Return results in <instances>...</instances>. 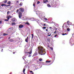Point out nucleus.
I'll return each instance as SVG.
<instances>
[{"label":"nucleus","instance_id":"f257e3e1","mask_svg":"<svg viewBox=\"0 0 74 74\" xmlns=\"http://www.w3.org/2000/svg\"><path fill=\"white\" fill-rule=\"evenodd\" d=\"M33 48L31 47H29L26 48L24 49V52L26 55H29L28 57H30L31 55H30L32 52V49Z\"/></svg>","mask_w":74,"mask_h":74},{"label":"nucleus","instance_id":"f03ea898","mask_svg":"<svg viewBox=\"0 0 74 74\" xmlns=\"http://www.w3.org/2000/svg\"><path fill=\"white\" fill-rule=\"evenodd\" d=\"M45 49H44L42 47L39 46L36 49L37 51H38L39 54H40L41 55H45L46 53V52L45 51Z\"/></svg>","mask_w":74,"mask_h":74},{"label":"nucleus","instance_id":"7ed1b4c3","mask_svg":"<svg viewBox=\"0 0 74 74\" xmlns=\"http://www.w3.org/2000/svg\"><path fill=\"white\" fill-rule=\"evenodd\" d=\"M34 12H36V14L37 15H42V14H43L44 13L43 12H40L39 11L37 10V8H34Z\"/></svg>","mask_w":74,"mask_h":74},{"label":"nucleus","instance_id":"20e7f679","mask_svg":"<svg viewBox=\"0 0 74 74\" xmlns=\"http://www.w3.org/2000/svg\"><path fill=\"white\" fill-rule=\"evenodd\" d=\"M67 24L66 23H65L63 25V26H64L65 25V27L66 28H69L70 27V26L69 25H71L72 23L70 22L69 21H68L67 22Z\"/></svg>","mask_w":74,"mask_h":74},{"label":"nucleus","instance_id":"39448f33","mask_svg":"<svg viewBox=\"0 0 74 74\" xmlns=\"http://www.w3.org/2000/svg\"><path fill=\"white\" fill-rule=\"evenodd\" d=\"M12 29L13 28L12 27L9 28L7 31V33H10V32H12Z\"/></svg>","mask_w":74,"mask_h":74},{"label":"nucleus","instance_id":"423d86ee","mask_svg":"<svg viewBox=\"0 0 74 74\" xmlns=\"http://www.w3.org/2000/svg\"><path fill=\"white\" fill-rule=\"evenodd\" d=\"M19 11H20L22 12H23L24 11H25V9L22 8H19Z\"/></svg>","mask_w":74,"mask_h":74},{"label":"nucleus","instance_id":"0eeeda50","mask_svg":"<svg viewBox=\"0 0 74 74\" xmlns=\"http://www.w3.org/2000/svg\"><path fill=\"white\" fill-rule=\"evenodd\" d=\"M18 15L19 18L20 19H21V17H22V12L20 11L19 12Z\"/></svg>","mask_w":74,"mask_h":74},{"label":"nucleus","instance_id":"6e6552de","mask_svg":"<svg viewBox=\"0 0 74 74\" xmlns=\"http://www.w3.org/2000/svg\"><path fill=\"white\" fill-rule=\"evenodd\" d=\"M43 2L45 4H48L49 1L48 0H43Z\"/></svg>","mask_w":74,"mask_h":74},{"label":"nucleus","instance_id":"1a4fd4ad","mask_svg":"<svg viewBox=\"0 0 74 74\" xmlns=\"http://www.w3.org/2000/svg\"><path fill=\"white\" fill-rule=\"evenodd\" d=\"M24 26V25H20L19 26V28H20V29H22V27H23Z\"/></svg>","mask_w":74,"mask_h":74},{"label":"nucleus","instance_id":"9d476101","mask_svg":"<svg viewBox=\"0 0 74 74\" xmlns=\"http://www.w3.org/2000/svg\"><path fill=\"white\" fill-rule=\"evenodd\" d=\"M47 34L48 36H51V33H50V32H47Z\"/></svg>","mask_w":74,"mask_h":74},{"label":"nucleus","instance_id":"9b49d317","mask_svg":"<svg viewBox=\"0 0 74 74\" xmlns=\"http://www.w3.org/2000/svg\"><path fill=\"white\" fill-rule=\"evenodd\" d=\"M12 21L13 22H15L16 21V19L14 18L12 19Z\"/></svg>","mask_w":74,"mask_h":74},{"label":"nucleus","instance_id":"f8f14e48","mask_svg":"<svg viewBox=\"0 0 74 74\" xmlns=\"http://www.w3.org/2000/svg\"><path fill=\"white\" fill-rule=\"evenodd\" d=\"M16 25V23H12V26H14V25Z\"/></svg>","mask_w":74,"mask_h":74},{"label":"nucleus","instance_id":"ddd939ff","mask_svg":"<svg viewBox=\"0 0 74 74\" xmlns=\"http://www.w3.org/2000/svg\"><path fill=\"white\" fill-rule=\"evenodd\" d=\"M3 35L4 36H7V35H8V34H6L5 33H4L3 34Z\"/></svg>","mask_w":74,"mask_h":74},{"label":"nucleus","instance_id":"4468645a","mask_svg":"<svg viewBox=\"0 0 74 74\" xmlns=\"http://www.w3.org/2000/svg\"><path fill=\"white\" fill-rule=\"evenodd\" d=\"M7 19H5V21H9V19H10V18L9 17H8Z\"/></svg>","mask_w":74,"mask_h":74},{"label":"nucleus","instance_id":"2eb2a0df","mask_svg":"<svg viewBox=\"0 0 74 74\" xmlns=\"http://www.w3.org/2000/svg\"><path fill=\"white\" fill-rule=\"evenodd\" d=\"M30 19H32L31 20V21H35V19H34V18H30Z\"/></svg>","mask_w":74,"mask_h":74},{"label":"nucleus","instance_id":"dca6fc26","mask_svg":"<svg viewBox=\"0 0 74 74\" xmlns=\"http://www.w3.org/2000/svg\"><path fill=\"white\" fill-rule=\"evenodd\" d=\"M26 56H23V60H25V59H26Z\"/></svg>","mask_w":74,"mask_h":74},{"label":"nucleus","instance_id":"f3484780","mask_svg":"<svg viewBox=\"0 0 74 74\" xmlns=\"http://www.w3.org/2000/svg\"><path fill=\"white\" fill-rule=\"evenodd\" d=\"M19 5H20L22 6V5H23V3L22 2H21L19 4Z\"/></svg>","mask_w":74,"mask_h":74},{"label":"nucleus","instance_id":"a211bd4d","mask_svg":"<svg viewBox=\"0 0 74 74\" xmlns=\"http://www.w3.org/2000/svg\"><path fill=\"white\" fill-rule=\"evenodd\" d=\"M51 62V60H50L49 61L47 60L46 61V63H50V62Z\"/></svg>","mask_w":74,"mask_h":74},{"label":"nucleus","instance_id":"6ab92c4d","mask_svg":"<svg viewBox=\"0 0 74 74\" xmlns=\"http://www.w3.org/2000/svg\"><path fill=\"white\" fill-rule=\"evenodd\" d=\"M26 70V69H24L23 70V73L24 74H25V70Z\"/></svg>","mask_w":74,"mask_h":74},{"label":"nucleus","instance_id":"aec40b11","mask_svg":"<svg viewBox=\"0 0 74 74\" xmlns=\"http://www.w3.org/2000/svg\"><path fill=\"white\" fill-rule=\"evenodd\" d=\"M25 24H27V25H30V24L29 23V22H28V21H27L26 23H25Z\"/></svg>","mask_w":74,"mask_h":74},{"label":"nucleus","instance_id":"412c9836","mask_svg":"<svg viewBox=\"0 0 74 74\" xmlns=\"http://www.w3.org/2000/svg\"><path fill=\"white\" fill-rule=\"evenodd\" d=\"M66 30L67 31H68V32H69V31H70V29L69 28H67L66 29Z\"/></svg>","mask_w":74,"mask_h":74},{"label":"nucleus","instance_id":"4be33fe9","mask_svg":"<svg viewBox=\"0 0 74 74\" xmlns=\"http://www.w3.org/2000/svg\"><path fill=\"white\" fill-rule=\"evenodd\" d=\"M8 4H11V2L10 1H9L8 2Z\"/></svg>","mask_w":74,"mask_h":74},{"label":"nucleus","instance_id":"5701e85b","mask_svg":"<svg viewBox=\"0 0 74 74\" xmlns=\"http://www.w3.org/2000/svg\"><path fill=\"white\" fill-rule=\"evenodd\" d=\"M25 41L26 42H28V41L27 40V38H25Z\"/></svg>","mask_w":74,"mask_h":74},{"label":"nucleus","instance_id":"b1692460","mask_svg":"<svg viewBox=\"0 0 74 74\" xmlns=\"http://www.w3.org/2000/svg\"><path fill=\"white\" fill-rule=\"evenodd\" d=\"M47 6L48 7H51V5H50L49 4H47Z\"/></svg>","mask_w":74,"mask_h":74},{"label":"nucleus","instance_id":"393cba45","mask_svg":"<svg viewBox=\"0 0 74 74\" xmlns=\"http://www.w3.org/2000/svg\"><path fill=\"white\" fill-rule=\"evenodd\" d=\"M63 36H64V35H67V33H66L65 34L63 33L62 34Z\"/></svg>","mask_w":74,"mask_h":74},{"label":"nucleus","instance_id":"a878e982","mask_svg":"<svg viewBox=\"0 0 74 74\" xmlns=\"http://www.w3.org/2000/svg\"><path fill=\"white\" fill-rule=\"evenodd\" d=\"M32 39H33V37L34 36L33 35V34H32Z\"/></svg>","mask_w":74,"mask_h":74},{"label":"nucleus","instance_id":"bb28decb","mask_svg":"<svg viewBox=\"0 0 74 74\" xmlns=\"http://www.w3.org/2000/svg\"><path fill=\"white\" fill-rule=\"evenodd\" d=\"M39 61L41 62L42 61V59L40 58L39 59Z\"/></svg>","mask_w":74,"mask_h":74},{"label":"nucleus","instance_id":"cd10ccee","mask_svg":"<svg viewBox=\"0 0 74 74\" xmlns=\"http://www.w3.org/2000/svg\"><path fill=\"white\" fill-rule=\"evenodd\" d=\"M5 4H2L1 5V6H2V7H3V6H5Z\"/></svg>","mask_w":74,"mask_h":74},{"label":"nucleus","instance_id":"c85d7f7f","mask_svg":"<svg viewBox=\"0 0 74 74\" xmlns=\"http://www.w3.org/2000/svg\"><path fill=\"white\" fill-rule=\"evenodd\" d=\"M46 29V27H43V29Z\"/></svg>","mask_w":74,"mask_h":74},{"label":"nucleus","instance_id":"c756f323","mask_svg":"<svg viewBox=\"0 0 74 74\" xmlns=\"http://www.w3.org/2000/svg\"><path fill=\"white\" fill-rule=\"evenodd\" d=\"M7 0H5L4 1V3H7Z\"/></svg>","mask_w":74,"mask_h":74},{"label":"nucleus","instance_id":"7c9ffc66","mask_svg":"<svg viewBox=\"0 0 74 74\" xmlns=\"http://www.w3.org/2000/svg\"><path fill=\"white\" fill-rule=\"evenodd\" d=\"M18 11H19V9L17 10L16 11V13H18Z\"/></svg>","mask_w":74,"mask_h":74},{"label":"nucleus","instance_id":"2f4dec72","mask_svg":"<svg viewBox=\"0 0 74 74\" xmlns=\"http://www.w3.org/2000/svg\"><path fill=\"white\" fill-rule=\"evenodd\" d=\"M44 19L45 20V21H47V20H48V19L47 18H44Z\"/></svg>","mask_w":74,"mask_h":74},{"label":"nucleus","instance_id":"473e14b6","mask_svg":"<svg viewBox=\"0 0 74 74\" xmlns=\"http://www.w3.org/2000/svg\"><path fill=\"white\" fill-rule=\"evenodd\" d=\"M39 3H40V1H38V2H37V4H38Z\"/></svg>","mask_w":74,"mask_h":74},{"label":"nucleus","instance_id":"72a5a7b5","mask_svg":"<svg viewBox=\"0 0 74 74\" xmlns=\"http://www.w3.org/2000/svg\"><path fill=\"white\" fill-rule=\"evenodd\" d=\"M50 49H51V50H53V48H52V47H50Z\"/></svg>","mask_w":74,"mask_h":74},{"label":"nucleus","instance_id":"f704fd0d","mask_svg":"<svg viewBox=\"0 0 74 74\" xmlns=\"http://www.w3.org/2000/svg\"><path fill=\"white\" fill-rule=\"evenodd\" d=\"M10 12L9 11H8L7 13V14L8 15V14H9V13Z\"/></svg>","mask_w":74,"mask_h":74},{"label":"nucleus","instance_id":"c9c22d12","mask_svg":"<svg viewBox=\"0 0 74 74\" xmlns=\"http://www.w3.org/2000/svg\"><path fill=\"white\" fill-rule=\"evenodd\" d=\"M1 23H2V21H0V24H1Z\"/></svg>","mask_w":74,"mask_h":74},{"label":"nucleus","instance_id":"e433bc0d","mask_svg":"<svg viewBox=\"0 0 74 74\" xmlns=\"http://www.w3.org/2000/svg\"><path fill=\"white\" fill-rule=\"evenodd\" d=\"M10 41L11 42H12V41H13V40L12 39H11Z\"/></svg>","mask_w":74,"mask_h":74},{"label":"nucleus","instance_id":"4c0bfd02","mask_svg":"<svg viewBox=\"0 0 74 74\" xmlns=\"http://www.w3.org/2000/svg\"><path fill=\"white\" fill-rule=\"evenodd\" d=\"M46 32H49V31H48V29H46Z\"/></svg>","mask_w":74,"mask_h":74},{"label":"nucleus","instance_id":"58836bf2","mask_svg":"<svg viewBox=\"0 0 74 74\" xmlns=\"http://www.w3.org/2000/svg\"><path fill=\"white\" fill-rule=\"evenodd\" d=\"M58 36L57 34L55 36H54V37H56V36Z\"/></svg>","mask_w":74,"mask_h":74},{"label":"nucleus","instance_id":"ea45409f","mask_svg":"<svg viewBox=\"0 0 74 74\" xmlns=\"http://www.w3.org/2000/svg\"><path fill=\"white\" fill-rule=\"evenodd\" d=\"M30 72L31 73H33V72L32 71H30Z\"/></svg>","mask_w":74,"mask_h":74},{"label":"nucleus","instance_id":"a19ab883","mask_svg":"<svg viewBox=\"0 0 74 74\" xmlns=\"http://www.w3.org/2000/svg\"><path fill=\"white\" fill-rule=\"evenodd\" d=\"M46 25H47V24H44L43 25L44 26H45Z\"/></svg>","mask_w":74,"mask_h":74},{"label":"nucleus","instance_id":"79ce46f5","mask_svg":"<svg viewBox=\"0 0 74 74\" xmlns=\"http://www.w3.org/2000/svg\"><path fill=\"white\" fill-rule=\"evenodd\" d=\"M56 33V31H55L54 32V34H55V33Z\"/></svg>","mask_w":74,"mask_h":74},{"label":"nucleus","instance_id":"37998d69","mask_svg":"<svg viewBox=\"0 0 74 74\" xmlns=\"http://www.w3.org/2000/svg\"><path fill=\"white\" fill-rule=\"evenodd\" d=\"M5 7H8V5H5Z\"/></svg>","mask_w":74,"mask_h":74},{"label":"nucleus","instance_id":"c03bdc74","mask_svg":"<svg viewBox=\"0 0 74 74\" xmlns=\"http://www.w3.org/2000/svg\"><path fill=\"white\" fill-rule=\"evenodd\" d=\"M13 54H15V52H13Z\"/></svg>","mask_w":74,"mask_h":74},{"label":"nucleus","instance_id":"a18cd8bd","mask_svg":"<svg viewBox=\"0 0 74 74\" xmlns=\"http://www.w3.org/2000/svg\"><path fill=\"white\" fill-rule=\"evenodd\" d=\"M19 1H16V3H18V2H19Z\"/></svg>","mask_w":74,"mask_h":74},{"label":"nucleus","instance_id":"49530a36","mask_svg":"<svg viewBox=\"0 0 74 74\" xmlns=\"http://www.w3.org/2000/svg\"><path fill=\"white\" fill-rule=\"evenodd\" d=\"M33 6H34V7H35V4H33Z\"/></svg>","mask_w":74,"mask_h":74},{"label":"nucleus","instance_id":"de8ad7c7","mask_svg":"<svg viewBox=\"0 0 74 74\" xmlns=\"http://www.w3.org/2000/svg\"><path fill=\"white\" fill-rule=\"evenodd\" d=\"M30 74H34V73H31Z\"/></svg>","mask_w":74,"mask_h":74},{"label":"nucleus","instance_id":"09e8293b","mask_svg":"<svg viewBox=\"0 0 74 74\" xmlns=\"http://www.w3.org/2000/svg\"><path fill=\"white\" fill-rule=\"evenodd\" d=\"M49 28L50 29H52V27H50Z\"/></svg>","mask_w":74,"mask_h":74},{"label":"nucleus","instance_id":"8fccbe9b","mask_svg":"<svg viewBox=\"0 0 74 74\" xmlns=\"http://www.w3.org/2000/svg\"><path fill=\"white\" fill-rule=\"evenodd\" d=\"M28 38H29V37H28V36L27 37V40H28Z\"/></svg>","mask_w":74,"mask_h":74},{"label":"nucleus","instance_id":"3c124183","mask_svg":"<svg viewBox=\"0 0 74 74\" xmlns=\"http://www.w3.org/2000/svg\"><path fill=\"white\" fill-rule=\"evenodd\" d=\"M3 49H2V51H1V52H3Z\"/></svg>","mask_w":74,"mask_h":74},{"label":"nucleus","instance_id":"603ef678","mask_svg":"<svg viewBox=\"0 0 74 74\" xmlns=\"http://www.w3.org/2000/svg\"><path fill=\"white\" fill-rule=\"evenodd\" d=\"M37 0H35V1H37Z\"/></svg>","mask_w":74,"mask_h":74},{"label":"nucleus","instance_id":"864d4df0","mask_svg":"<svg viewBox=\"0 0 74 74\" xmlns=\"http://www.w3.org/2000/svg\"><path fill=\"white\" fill-rule=\"evenodd\" d=\"M9 6H10V5H8V7H9Z\"/></svg>","mask_w":74,"mask_h":74},{"label":"nucleus","instance_id":"5fc2aeb1","mask_svg":"<svg viewBox=\"0 0 74 74\" xmlns=\"http://www.w3.org/2000/svg\"><path fill=\"white\" fill-rule=\"evenodd\" d=\"M9 18H11V16H10L9 17Z\"/></svg>","mask_w":74,"mask_h":74},{"label":"nucleus","instance_id":"6e6d98bb","mask_svg":"<svg viewBox=\"0 0 74 74\" xmlns=\"http://www.w3.org/2000/svg\"><path fill=\"white\" fill-rule=\"evenodd\" d=\"M39 17L40 18H41H41H40V16H39Z\"/></svg>","mask_w":74,"mask_h":74},{"label":"nucleus","instance_id":"4d7b16f0","mask_svg":"<svg viewBox=\"0 0 74 74\" xmlns=\"http://www.w3.org/2000/svg\"><path fill=\"white\" fill-rule=\"evenodd\" d=\"M35 54H34L33 55H34V56Z\"/></svg>","mask_w":74,"mask_h":74},{"label":"nucleus","instance_id":"13d9d810","mask_svg":"<svg viewBox=\"0 0 74 74\" xmlns=\"http://www.w3.org/2000/svg\"><path fill=\"white\" fill-rule=\"evenodd\" d=\"M25 63H27V62H25Z\"/></svg>","mask_w":74,"mask_h":74},{"label":"nucleus","instance_id":"bf43d9fd","mask_svg":"<svg viewBox=\"0 0 74 74\" xmlns=\"http://www.w3.org/2000/svg\"><path fill=\"white\" fill-rule=\"evenodd\" d=\"M11 51L10 50L9 51Z\"/></svg>","mask_w":74,"mask_h":74}]
</instances>
